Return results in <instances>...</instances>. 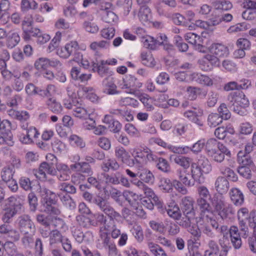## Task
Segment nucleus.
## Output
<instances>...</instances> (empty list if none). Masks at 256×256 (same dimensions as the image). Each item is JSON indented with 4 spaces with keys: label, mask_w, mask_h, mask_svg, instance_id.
I'll return each instance as SVG.
<instances>
[{
    "label": "nucleus",
    "mask_w": 256,
    "mask_h": 256,
    "mask_svg": "<svg viewBox=\"0 0 256 256\" xmlns=\"http://www.w3.org/2000/svg\"><path fill=\"white\" fill-rule=\"evenodd\" d=\"M190 78L192 80L204 86H211L213 85V80L206 75L193 72L190 74Z\"/></svg>",
    "instance_id": "obj_17"
},
{
    "label": "nucleus",
    "mask_w": 256,
    "mask_h": 256,
    "mask_svg": "<svg viewBox=\"0 0 256 256\" xmlns=\"http://www.w3.org/2000/svg\"><path fill=\"white\" fill-rule=\"evenodd\" d=\"M176 174L178 178L185 186L189 187L194 186V182L193 180L189 179V173L187 172L186 170L178 168L176 170Z\"/></svg>",
    "instance_id": "obj_26"
},
{
    "label": "nucleus",
    "mask_w": 256,
    "mask_h": 256,
    "mask_svg": "<svg viewBox=\"0 0 256 256\" xmlns=\"http://www.w3.org/2000/svg\"><path fill=\"white\" fill-rule=\"evenodd\" d=\"M185 217L180 218L178 222L179 226L188 228L194 222L197 224H200L202 222V219L200 216H197L196 213H190L189 214H184Z\"/></svg>",
    "instance_id": "obj_15"
},
{
    "label": "nucleus",
    "mask_w": 256,
    "mask_h": 256,
    "mask_svg": "<svg viewBox=\"0 0 256 256\" xmlns=\"http://www.w3.org/2000/svg\"><path fill=\"white\" fill-rule=\"evenodd\" d=\"M40 34V30L36 28L31 27L23 32V38L25 40H28L31 36L36 37Z\"/></svg>",
    "instance_id": "obj_64"
},
{
    "label": "nucleus",
    "mask_w": 256,
    "mask_h": 256,
    "mask_svg": "<svg viewBox=\"0 0 256 256\" xmlns=\"http://www.w3.org/2000/svg\"><path fill=\"white\" fill-rule=\"evenodd\" d=\"M130 232L138 242H142L144 240V234L142 228L138 224H134L130 230Z\"/></svg>",
    "instance_id": "obj_57"
},
{
    "label": "nucleus",
    "mask_w": 256,
    "mask_h": 256,
    "mask_svg": "<svg viewBox=\"0 0 256 256\" xmlns=\"http://www.w3.org/2000/svg\"><path fill=\"white\" fill-rule=\"evenodd\" d=\"M222 143L218 142L215 138H210L205 142L206 150L208 156L212 154L218 149Z\"/></svg>",
    "instance_id": "obj_38"
},
{
    "label": "nucleus",
    "mask_w": 256,
    "mask_h": 256,
    "mask_svg": "<svg viewBox=\"0 0 256 256\" xmlns=\"http://www.w3.org/2000/svg\"><path fill=\"white\" fill-rule=\"evenodd\" d=\"M83 196L86 200L96 204L100 210L106 207V206L109 203L107 200L100 196H97L94 197L92 195L88 192H84L83 194Z\"/></svg>",
    "instance_id": "obj_21"
},
{
    "label": "nucleus",
    "mask_w": 256,
    "mask_h": 256,
    "mask_svg": "<svg viewBox=\"0 0 256 256\" xmlns=\"http://www.w3.org/2000/svg\"><path fill=\"white\" fill-rule=\"evenodd\" d=\"M14 172H15L13 170L12 168L10 166H4L2 168L0 172V176L2 180L5 182L13 178V176Z\"/></svg>",
    "instance_id": "obj_48"
},
{
    "label": "nucleus",
    "mask_w": 256,
    "mask_h": 256,
    "mask_svg": "<svg viewBox=\"0 0 256 256\" xmlns=\"http://www.w3.org/2000/svg\"><path fill=\"white\" fill-rule=\"evenodd\" d=\"M120 172L114 173L111 174H104V178L105 182L107 184L118 185L119 184V178Z\"/></svg>",
    "instance_id": "obj_54"
},
{
    "label": "nucleus",
    "mask_w": 256,
    "mask_h": 256,
    "mask_svg": "<svg viewBox=\"0 0 256 256\" xmlns=\"http://www.w3.org/2000/svg\"><path fill=\"white\" fill-rule=\"evenodd\" d=\"M166 211L170 217L174 220H178L182 217V213L178 206L174 204L168 206Z\"/></svg>",
    "instance_id": "obj_31"
},
{
    "label": "nucleus",
    "mask_w": 256,
    "mask_h": 256,
    "mask_svg": "<svg viewBox=\"0 0 256 256\" xmlns=\"http://www.w3.org/2000/svg\"><path fill=\"white\" fill-rule=\"evenodd\" d=\"M56 173V171L52 166L46 162H42L40 164L38 170L34 172V174L36 178L42 180L46 178V174L55 175Z\"/></svg>",
    "instance_id": "obj_9"
},
{
    "label": "nucleus",
    "mask_w": 256,
    "mask_h": 256,
    "mask_svg": "<svg viewBox=\"0 0 256 256\" xmlns=\"http://www.w3.org/2000/svg\"><path fill=\"white\" fill-rule=\"evenodd\" d=\"M228 232L233 246L235 249H239L242 246V242L238 228L236 226H232L230 227Z\"/></svg>",
    "instance_id": "obj_19"
},
{
    "label": "nucleus",
    "mask_w": 256,
    "mask_h": 256,
    "mask_svg": "<svg viewBox=\"0 0 256 256\" xmlns=\"http://www.w3.org/2000/svg\"><path fill=\"white\" fill-rule=\"evenodd\" d=\"M106 64H102V60L100 64L96 62H92V70L94 72H97L98 74L101 76L104 77L110 74L108 68L105 66Z\"/></svg>",
    "instance_id": "obj_42"
},
{
    "label": "nucleus",
    "mask_w": 256,
    "mask_h": 256,
    "mask_svg": "<svg viewBox=\"0 0 256 256\" xmlns=\"http://www.w3.org/2000/svg\"><path fill=\"white\" fill-rule=\"evenodd\" d=\"M142 84L135 76L129 74L122 80V82L120 84L122 89H126L127 92L132 94L136 90L140 88Z\"/></svg>",
    "instance_id": "obj_6"
},
{
    "label": "nucleus",
    "mask_w": 256,
    "mask_h": 256,
    "mask_svg": "<svg viewBox=\"0 0 256 256\" xmlns=\"http://www.w3.org/2000/svg\"><path fill=\"white\" fill-rule=\"evenodd\" d=\"M8 204H6V206L10 208L16 214L22 208V204L19 200L14 196L9 198L8 200Z\"/></svg>",
    "instance_id": "obj_59"
},
{
    "label": "nucleus",
    "mask_w": 256,
    "mask_h": 256,
    "mask_svg": "<svg viewBox=\"0 0 256 256\" xmlns=\"http://www.w3.org/2000/svg\"><path fill=\"white\" fill-rule=\"evenodd\" d=\"M45 104L50 110L56 114H60L63 110L61 104L54 97L48 98L45 101Z\"/></svg>",
    "instance_id": "obj_18"
},
{
    "label": "nucleus",
    "mask_w": 256,
    "mask_h": 256,
    "mask_svg": "<svg viewBox=\"0 0 256 256\" xmlns=\"http://www.w3.org/2000/svg\"><path fill=\"white\" fill-rule=\"evenodd\" d=\"M13 135L9 133L3 136H0V146L2 147L1 150L4 155H8L11 153L10 147L14 145Z\"/></svg>",
    "instance_id": "obj_11"
},
{
    "label": "nucleus",
    "mask_w": 256,
    "mask_h": 256,
    "mask_svg": "<svg viewBox=\"0 0 256 256\" xmlns=\"http://www.w3.org/2000/svg\"><path fill=\"white\" fill-rule=\"evenodd\" d=\"M196 166L204 174H208L211 170V166L208 160L205 158L198 159L197 162H195Z\"/></svg>",
    "instance_id": "obj_45"
},
{
    "label": "nucleus",
    "mask_w": 256,
    "mask_h": 256,
    "mask_svg": "<svg viewBox=\"0 0 256 256\" xmlns=\"http://www.w3.org/2000/svg\"><path fill=\"white\" fill-rule=\"evenodd\" d=\"M198 224H202V222H200V224H197L194 222L187 228V230L197 240H198L201 236L202 234L201 230Z\"/></svg>",
    "instance_id": "obj_61"
},
{
    "label": "nucleus",
    "mask_w": 256,
    "mask_h": 256,
    "mask_svg": "<svg viewBox=\"0 0 256 256\" xmlns=\"http://www.w3.org/2000/svg\"><path fill=\"white\" fill-rule=\"evenodd\" d=\"M114 154L122 164L132 166L131 156L125 148L122 146H116L114 149Z\"/></svg>",
    "instance_id": "obj_12"
},
{
    "label": "nucleus",
    "mask_w": 256,
    "mask_h": 256,
    "mask_svg": "<svg viewBox=\"0 0 256 256\" xmlns=\"http://www.w3.org/2000/svg\"><path fill=\"white\" fill-rule=\"evenodd\" d=\"M123 196L125 200L132 206H134L136 202L140 199V196L138 194L128 190L124 191Z\"/></svg>",
    "instance_id": "obj_52"
},
{
    "label": "nucleus",
    "mask_w": 256,
    "mask_h": 256,
    "mask_svg": "<svg viewBox=\"0 0 256 256\" xmlns=\"http://www.w3.org/2000/svg\"><path fill=\"white\" fill-rule=\"evenodd\" d=\"M221 174L230 180L236 182L238 180V176L230 168L226 166H221L220 168Z\"/></svg>",
    "instance_id": "obj_33"
},
{
    "label": "nucleus",
    "mask_w": 256,
    "mask_h": 256,
    "mask_svg": "<svg viewBox=\"0 0 256 256\" xmlns=\"http://www.w3.org/2000/svg\"><path fill=\"white\" fill-rule=\"evenodd\" d=\"M11 128V122L7 120H2L0 118V136L8 134L9 133L12 134Z\"/></svg>",
    "instance_id": "obj_56"
},
{
    "label": "nucleus",
    "mask_w": 256,
    "mask_h": 256,
    "mask_svg": "<svg viewBox=\"0 0 256 256\" xmlns=\"http://www.w3.org/2000/svg\"><path fill=\"white\" fill-rule=\"evenodd\" d=\"M190 173L192 178L194 182H196L200 184L204 182V174L200 169L199 167L196 166L195 162H192L190 164Z\"/></svg>",
    "instance_id": "obj_27"
},
{
    "label": "nucleus",
    "mask_w": 256,
    "mask_h": 256,
    "mask_svg": "<svg viewBox=\"0 0 256 256\" xmlns=\"http://www.w3.org/2000/svg\"><path fill=\"white\" fill-rule=\"evenodd\" d=\"M250 216L248 208L245 207L241 208L237 212L239 226L240 230L244 232V236L245 237L248 235V228L246 226V221Z\"/></svg>",
    "instance_id": "obj_8"
},
{
    "label": "nucleus",
    "mask_w": 256,
    "mask_h": 256,
    "mask_svg": "<svg viewBox=\"0 0 256 256\" xmlns=\"http://www.w3.org/2000/svg\"><path fill=\"white\" fill-rule=\"evenodd\" d=\"M71 232L74 238L78 243L83 242H89L93 237L91 232H86L84 233L80 228L75 226L71 228Z\"/></svg>",
    "instance_id": "obj_13"
},
{
    "label": "nucleus",
    "mask_w": 256,
    "mask_h": 256,
    "mask_svg": "<svg viewBox=\"0 0 256 256\" xmlns=\"http://www.w3.org/2000/svg\"><path fill=\"white\" fill-rule=\"evenodd\" d=\"M18 225L20 230L24 234L34 233L36 227L29 216L24 214L18 218Z\"/></svg>",
    "instance_id": "obj_7"
},
{
    "label": "nucleus",
    "mask_w": 256,
    "mask_h": 256,
    "mask_svg": "<svg viewBox=\"0 0 256 256\" xmlns=\"http://www.w3.org/2000/svg\"><path fill=\"white\" fill-rule=\"evenodd\" d=\"M160 187L162 190L166 192H170L173 190L172 182L167 178L161 179Z\"/></svg>",
    "instance_id": "obj_63"
},
{
    "label": "nucleus",
    "mask_w": 256,
    "mask_h": 256,
    "mask_svg": "<svg viewBox=\"0 0 256 256\" xmlns=\"http://www.w3.org/2000/svg\"><path fill=\"white\" fill-rule=\"evenodd\" d=\"M60 200L62 204L68 208L70 210L74 209L76 208V204L75 202L73 200L72 198L67 194L61 196L60 197Z\"/></svg>",
    "instance_id": "obj_62"
},
{
    "label": "nucleus",
    "mask_w": 256,
    "mask_h": 256,
    "mask_svg": "<svg viewBox=\"0 0 256 256\" xmlns=\"http://www.w3.org/2000/svg\"><path fill=\"white\" fill-rule=\"evenodd\" d=\"M138 177L146 183L152 184L154 181V176L152 173L148 169H142L138 171Z\"/></svg>",
    "instance_id": "obj_40"
},
{
    "label": "nucleus",
    "mask_w": 256,
    "mask_h": 256,
    "mask_svg": "<svg viewBox=\"0 0 256 256\" xmlns=\"http://www.w3.org/2000/svg\"><path fill=\"white\" fill-rule=\"evenodd\" d=\"M222 118L217 113H211L208 117V124L210 127H216L222 122Z\"/></svg>",
    "instance_id": "obj_46"
},
{
    "label": "nucleus",
    "mask_w": 256,
    "mask_h": 256,
    "mask_svg": "<svg viewBox=\"0 0 256 256\" xmlns=\"http://www.w3.org/2000/svg\"><path fill=\"white\" fill-rule=\"evenodd\" d=\"M63 236L62 232L58 230H54L50 232L49 242L50 246L60 242L62 240Z\"/></svg>",
    "instance_id": "obj_49"
},
{
    "label": "nucleus",
    "mask_w": 256,
    "mask_h": 256,
    "mask_svg": "<svg viewBox=\"0 0 256 256\" xmlns=\"http://www.w3.org/2000/svg\"><path fill=\"white\" fill-rule=\"evenodd\" d=\"M70 56L74 55V58L80 60L82 58V55L79 52L78 44L76 41H72L66 44Z\"/></svg>",
    "instance_id": "obj_29"
},
{
    "label": "nucleus",
    "mask_w": 256,
    "mask_h": 256,
    "mask_svg": "<svg viewBox=\"0 0 256 256\" xmlns=\"http://www.w3.org/2000/svg\"><path fill=\"white\" fill-rule=\"evenodd\" d=\"M214 185L216 191L220 194L226 192L230 186L228 180L222 176L216 178Z\"/></svg>",
    "instance_id": "obj_24"
},
{
    "label": "nucleus",
    "mask_w": 256,
    "mask_h": 256,
    "mask_svg": "<svg viewBox=\"0 0 256 256\" xmlns=\"http://www.w3.org/2000/svg\"><path fill=\"white\" fill-rule=\"evenodd\" d=\"M196 111H193L188 110L185 112L184 116L185 118H188L192 122L200 126H203V122L202 120L199 118L202 116L204 114V110L202 108H194Z\"/></svg>",
    "instance_id": "obj_14"
},
{
    "label": "nucleus",
    "mask_w": 256,
    "mask_h": 256,
    "mask_svg": "<svg viewBox=\"0 0 256 256\" xmlns=\"http://www.w3.org/2000/svg\"><path fill=\"white\" fill-rule=\"evenodd\" d=\"M231 152L230 150L223 144H220L217 150L210 156L213 160L217 162L222 163L224 160L225 156L231 157Z\"/></svg>",
    "instance_id": "obj_10"
},
{
    "label": "nucleus",
    "mask_w": 256,
    "mask_h": 256,
    "mask_svg": "<svg viewBox=\"0 0 256 256\" xmlns=\"http://www.w3.org/2000/svg\"><path fill=\"white\" fill-rule=\"evenodd\" d=\"M101 168L104 172H108L110 170L116 171L120 168V164L115 158H109L102 163Z\"/></svg>",
    "instance_id": "obj_25"
},
{
    "label": "nucleus",
    "mask_w": 256,
    "mask_h": 256,
    "mask_svg": "<svg viewBox=\"0 0 256 256\" xmlns=\"http://www.w3.org/2000/svg\"><path fill=\"white\" fill-rule=\"evenodd\" d=\"M212 6L216 10L226 11L232 8V4L228 0H216L212 2Z\"/></svg>",
    "instance_id": "obj_35"
},
{
    "label": "nucleus",
    "mask_w": 256,
    "mask_h": 256,
    "mask_svg": "<svg viewBox=\"0 0 256 256\" xmlns=\"http://www.w3.org/2000/svg\"><path fill=\"white\" fill-rule=\"evenodd\" d=\"M41 211L50 214L58 215L60 209L56 206L57 197L55 193L46 188L42 190Z\"/></svg>",
    "instance_id": "obj_2"
},
{
    "label": "nucleus",
    "mask_w": 256,
    "mask_h": 256,
    "mask_svg": "<svg viewBox=\"0 0 256 256\" xmlns=\"http://www.w3.org/2000/svg\"><path fill=\"white\" fill-rule=\"evenodd\" d=\"M218 214L222 219H226L230 216L235 214V210L231 204H225L222 209L216 210Z\"/></svg>",
    "instance_id": "obj_34"
},
{
    "label": "nucleus",
    "mask_w": 256,
    "mask_h": 256,
    "mask_svg": "<svg viewBox=\"0 0 256 256\" xmlns=\"http://www.w3.org/2000/svg\"><path fill=\"white\" fill-rule=\"evenodd\" d=\"M198 62L200 68L204 71L210 70L214 66L220 64L218 58L211 54L204 55L198 60Z\"/></svg>",
    "instance_id": "obj_5"
},
{
    "label": "nucleus",
    "mask_w": 256,
    "mask_h": 256,
    "mask_svg": "<svg viewBox=\"0 0 256 256\" xmlns=\"http://www.w3.org/2000/svg\"><path fill=\"white\" fill-rule=\"evenodd\" d=\"M144 154L145 151L134 150L132 153L134 158H131V162H132V166L135 164H144Z\"/></svg>",
    "instance_id": "obj_36"
},
{
    "label": "nucleus",
    "mask_w": 256,
    "mask_h": 256,
    "mask_svg": "<svg viewBox=\"0 0 256 256\" xmlns=\"http://www.w3.org/2000/svg\"><path fill=\"white\" fill-rule=\"evenodd\" d=\"M141 59L142 64L146 66L152 68L156 65V62L150 52H142L141 54Z\"/></svg>",
    "instance_id": "obj_44"
},
{
    "label": "nucleus",
    "mask_w": 256,
    "mask_h": 256,
    "mask_svg": "<svg viewBox=\"0 0 256 256\" xmlns=\"http://www.w3.org/2000/svg\"><path fill=\"white\" fill-rule=\"evenodd\" d=\"M212 206L214 207L216 210L222 209L225 204L224 199L222 194H215L210 199Z\"/></svg>",
    "instance_id": "obj_43"
},
{
    "label": "nucleus",
    "mask_w": 256,
    "mask_h": 256,
    "mask_svg": "<svg viewBox=\"0 0 256 256\" xmlns=\"http://www.w3.org/2000/svg\"><path fill=\"white\" fill-rule=\"evenodd\" d=\"M76 218L78 224L84 228H88L90 225H95L94 222L92 220L88 217L83 215H78L76 216Z\"/></svg>",
    "instance_id": "obj_55"
},
{
    "label": "nucleus",
    "mask_w": 256,
    "mask_h": 256,
    "mask_svg": "<svg viewBox=\"0 0 256 256\" xmlns=\"http://www.w3.org/2000/svg\"><path fill=\"white\" fill-rule=\"evenodd\" d=\"M72 110L73 115L80 118L86 120L90 116V111L80 106L76 105Z\"/></svg>",
    "instance_id": "obj_37"
},
{
    "label": "nucleus",
    "mask_w": 256,
    "mask_h": 256,
    "mask_svg": "<svg viewBox=\"0 0 256 256\" xmlns=\"http://www.w3.org/2000/svg\"><path fill=\"white\" fill-rule=\"evenodd\" d=\"M231 108L236 114L243 115L244 108L248 106V100L244 94L241 92L230 93L228 97Z\"/></svg>",
    "instance_id": "obj_3"
},
{
    "label": "nucleus",
    "mask_w": 256,
    "mask_h": 256,
    "mask_svg": "<svg viewBox=\"0 0 256 256\" xmlns=\"http://www.w3.org/2000/svg\"><path fill=\"white\" fill-rule=\"evenodd\" d=\"M218 98V94L217 92L211 90L207 96L206 104L209 108L214 107L216 104Z\"/></svg>",
    "instance_id": "obj_60"
},
{
    "label": "nucleus",
    "mask_w": 256,
    "mask_h": 256,
    "mask_svg": "<svg viewBox=\"0 0 256 256\" xmlns=\"http://www.w3.org/2000/svg\"><path fill=\"white\" fill-rule=\"evenodd\" d=\"M208 248L205 251L204 256H220V250L216 242L210 240L208 243Z\"/></svg>",
    "instance_id": "obj_39"
},
{
    "label": "nucleus",
    "mask_w": 256,
    "mask_h": 256,
    "mask_svg": "<svg viewBox=\"0 0 256 256\" xmlns=\"http://www.w3.org/2000/svg\"><path fill=\"white\" fill-rule=\"evenodd\" d=\"M174 162L176 164L183 167L184 169L188 168L191 164L190 158L188 157H185L182 156H176L174 158Z\"/></svg>",
    "instance_id": "obj_58"
},
{
    "label": "nucleus",
    "mask_w": 256,
    "mask_h": 256,
    "mask_svg": "<svg viewBox=\"0 0 256 256\" xmlns=\"http://www.w3.org/2000/svg\"><path fill=\"white\" fill-rule=\"evenodd\" d=\"M56 92V87L54 84H48L46 90H42L37 88L36 94H38L42 97H50Z\"/></svg>",
    "instance_id": "obj_41"
},
{
    "label": "nucleus",
    "mask_w": 256,
    "mask_h": 256,
    "mask_svg": "<svg viewBox=\"0 0 256 256\" xmlns=\"http://www.w3.org/2000/svg\"><path fill=\"white\" fill-rule=\"evenodd\" d=\"M100 210L108 216L109 219H107L102 214L98 216L97 220L102 224V226L100 228L99 238L97 242H100V240L104 234L107 235L109 238H111L110 236V230L116 226L114 220L121 218L120 214L115 211L109 203Z\"/></svg>",
    "instance_id": "obj_1"
},
{
    "label": "nucleus",
    "mask_w": 256,
    "mask_h": 256,
    "mask_svg": "<svg viewBox=\"0 0 256 256\" xmlns=\"http://www.w3.org/2000/svg\"><path fill=\"white\" fill-rule=\"evenodd\" d=\"M194 201L190 196H184L182 200V208L184 214L196 213L194 209Z\"/></svg>",
    "instance_id": "obj_28"
},
{
    "label": "nucleus",
    "mask_w": 256,
    "mask_h": 256,
    "mask_svg": "<svg viewBox=\"0 0 256 256\" xmlns=\"http://www.w3.org/2000/svg\"><path fill=\"white\" fill-rule=\"evenodd\" d=\"M102 85L104 88V92L105 94L109 95L119 94V91L117 90V86L114 84L112 78L110 76L106 77L103 80Z\"/></svg>",
    "instance_id": "obj_16"
},
{
    "label": "nucleus",
    "mask_w": 256,
    "mask_h": 256,
    "mask_svg": "<svg viewBox=\"0 0 256 256\" xmlns=\"http://www.w3.org/2000/svg\"><path fill=\"white\" fill-rule=\"evenodd\" d=\"M237 160L240 166H254V164L250 155H245L240 150L237 154Z\"/></svg>",
    "instance_id": "obj_32"
},
{
    "label": "nucleus",
    "mask_w": 256,
    "mask_h": 256,
    "mask_svg": "<svg viewBox=\"0 0 256 256\" xmlns=\"http://www.w3.org/2000/svg\"><path fill=\"white\" fill-rule=\"evenodd\" d=\"M48 58L41 57L37 59L34 64V68L39 71L45 70L48 68Z\"/></svg>",
    "instance_id": "obj_53"
},
{
    "label": "nucleus",
    "mask_w": 256,
    "mask_h": 256,
    "mask_svg": "<svg viewBox=\"0 0 256 256\" xmlns=\"http://www.w3.org/2000/svg\"><path fill=\"white\" fill-rule=\"evenodd\" d=\"M110 46V42L102 40L99 42H94L90 46V50L94 52H98L102 49L108 48Z\"/></svg>",
    "instance_id": "obj_47"
},
{
    "label": "nucleus",
    "mask_w": 256,
    "mask_h": 256,
    "mask_svg": "<svg viewBox=\"0 0 256 256\" xmlns=\"http://www.w3.org/2000/svg\"><path fill=\"white\" fill-rule=\"evenodd\" d=\"M20 40V36L17 32L10 31L6 38V46L9 48H12L19 43Z\"/></svg>",
    "instance_id": "obj_30"
},
{
    "label": "nucleus",
    "mask_w": 256,
    "mask_h": 256,
    "mask_svg": "<svg viewBox=\"0 0 256 256\" xmlns=\"http://www.w3.org/2000/svg\"><path fill=\"white\" fill-rule=\"evenodd\" d=\"M231 200L236 206H240L244 202V196L240 190L232 188L230 192Z\"/></svg>",
    "instance_id": "obj_23"
},
{
    "label": "nucleus",
    "mask_w": 256,
    "mask_h": 256,
    "mask_svg": "<svg viewBox=\"0 0 256 256\" xmlns=\"http://www.w3.org/2000/svg\"><path fill=\"white\" fill-rule=\"evenodd\" d=\"M80 68L77 67H73L70 71L72 78L75 80L80 82H85L91 78L90 74H84L80 72Z\"/></svg>",
    "instance_id": "obj_22"
},
{
    "label": "nucleus",
    "mask_w": 256,
    "mask_h": 256,
    "mask_svg": "<svg viewBox=\"0 0 256 256\" xmlns=\"http://www.w3.org/2000/svg\"><path fill=\"white\" fill-rule=\"evenodd\" d=\"M254 166H239L237 168L240 176L246 179H250L252 176V170Z\"/></svg>",
    "instance_id": "obj_51"
},
{
    "label": "nucleus",
    "mask_w": 256,
    "mask_h": 256,
    "mask_svg": "<svg viewBox=\"0 0 256 256\" xmlns=\"http://www.w3.org/2000/svg\"><path fill=\"white\" fill-rule=\"evenodd\" d=\"M211 54L218 57H225L228 55V49L221 44H214L210 47Z\"/></svg>",
    "instance_id": "obj_20"
},
{
    "label": "nucleus",
    "mask_w": 256,
    "mask_h": 256,
    "mask_svg": "<svg viewBox=\"0 0 256 256\" xmlns=\"http://www.w3.org/2000/svg\"><path fill=\"white\" fill-rule=\"evenodd\" d=\"M96 248L100 250L104 248L108 250V256H121L118 252L114 241L107 235H103L100 242L96 243Z\"/></svg>",
    "instance_id": "obj_4"
},
{
    "label": "nucleus",
    "mask_w": 256,
    "mask_h": 256,
    "mask_svg": "<svg viewBox=\"0 0 256 256\" xmlns=\"http://www.w3.org/2000/svg\"><path fill=\"white\" fill-rule=\"evenodd\" d=\"M151 16L150 10L147 6H142L140 8L138 17L142 23H145L148 21Z\"/></svg>",
    "instance_id": "obj_50"
}]
</instances>
